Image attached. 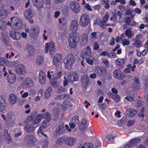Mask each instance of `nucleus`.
Masks as SVG:
<instances>
[{"label":"nucleus","mask_w":148,"mask_h":148,"mask_svg":"<svg viewBox=\"0 0 148 148\" xmlns=\"http://www.w3.org/2000/svg\"><path fill=\"white\" fill-rule=\"evenodd\" d=\"M76 60L75 57L73 55H67L64 60V62L66 68L68 69H71Z\"/></svg>","instance_id":"f257e3e1"},{"label":"nucleus","mask_w":148,"mask_h":148,"mask_svg":"<svg viewBox=\"0 0 148 148\" xmlns=\"http://www.w3.org/2000/svg\"><path fill=\"white\" fill-rule=\"evenodd\" d=\"M12 22V29L18 30L22 27V23L17 17H13L11 18Z\"/></svg>","instance_id":"f03ea898"},{"label":"nucleus","mask_w":148,"mask_h":148,"mask_svg":"<svg viewBox=\"0 0 148 148\" xmlns=\"http://www.w3.org/2000/svg\"><path fill=\"white\" fill-rule=\"evenodd\" d=\"M90 23V17L87 14H82L79 19V24L82 27H85L88 25Z\"/></svg>","instance_id":"7ed1b4c3"},{"label":"nucleus","mask_w":148,"mask_h":148,"mask_svg":"<svg viewBox=\"0 0 148 148\" xmlns=\"http://www.w3.org/2000/svg\"><path fill=\"white\" fill-rule=\"evenodd\" d=\"M49 50V53L50 54H53L55 51L56 49L54 47V43L53 42H48L45 44V52L48 53Z\"/></svg>","instance_id":"20e7f679"},{"label":"nucleus","mask_w":148,"mask_h":148,"mask_svg":"<svg viewBox=\"0 0 148 148\" xmlns=\"http://www.w3.org/2000/svg\"><path fill=\"white\" fill-rule=\"evenodd\" d=\"M71 8L75 13L77 14L79 12L80 8L79 4L76 1H71L70 3Z\"/></svg>","instance_id":"39448f33"},{"label":"nucleus","mask_w":148,"mask_h":148,"mask_svg":"<svg viewBox=\"0 0 148 148\" xmlns=\"http://www.w3.org/2000/svg\"><path fill=\"white\" fill-rule=\"evenodd\" d=\"M7 118L6 123L8 127H10L12 125L14 121V115L11 112L8 113L6 115Z\"/></svg>","instance_id":"423d86ee"},{"label":"nucleus","mask_w":148,"mask_h":148,"mask_svg":"<svg viewBox=\"0 0 148 148\" xmlns=\"http://www.w3.org/2000/svg\"><path fill=\"white\" fill-rule=\"evenodd\" d=\"M92 52L90 47L87 46L86 49L83 50L81 56L84 58H86L89 57H90L92 55Z\"/></svg>","instance_id":"0eeeda50"},{"label":"nucleus","mask_w":148,"mask_h":148,"mask_svg":"<svg viewBox=\"0 0 148 148\" xmlns=\"http://www.w3.org/2000/svg\"><path fill=\"white\" fill-rule=\"evenodd\" d=\"M113 73L114 77L116 79H123L125 77V75L120 69L114 70L113 72Z\"/></svg>","instance_id":"6e6552de"},{"label":"nucleus","mask_w":148,"mask_h":148,"mask_svg":"<svg viewBox=\"0 0 148 148\" xmlns=\"http://www.w3.org/2000/svg\"><path fill=\"white\" fill-rule=\"evenodd\" d=\"M39 31V28L38 26L32 27L31 28L30 35L32 38H35L38 36Z\"/></svg>","instance_id":"1a4fd4ad"},{"label":"nucleus","mask_w":148,"mask_h":148,"mask_svg":"<svg viewBox=\"0 0 148 148\" xmlns=\"http://www.w3.org/2000/svg\"><path fill=\"white\" fill-rule=\"evenodd\" d=\"M70 27L71 30L73 33H77L78 27L77 21L75 20L72 21L70 23Z\"/></svg>","instance_id":"9d476101"},{"label":"nucleus","mask_w":148,"mask_h":148,"mask_svg":"<svg viewBox=\"0 0 148 148\" xmlns=\"http://www.w3.org/2000/svg\"><path fill=\"white\" fill-rule=\"evenodd\" d=\"M24 17L26 19L28 20L29 23H33V20L31 19L32 17V14L30 9H28L25 11Z\"/></svg>","instance_id":"9b49d317"},{"label":"nucleus","mask_w":148,"mask_h":148,"mask_svg":"<svg viewBox=\"0 0 148 148\" xmlns=\"http://www.w3.org/2000/svg\"><path fill=\"white\" fill-rule=\"evenodd\" d=\"M10 36L15 40H19L21 37V34L18 32L11 30L10 32Z\"/></svg>","instance_id":"f8f14e48"},{"label":"nucleus","mask_w":148,"mask_h":148,"mask_svg":"<svg viewBox=\"0 0 148 148\" xmlns=\"http://www.w3.org/2000/svg\"><path fill=\"white\" fill-rule=\"evenodd\" d=\"M16 73L18 75H23L26 73L25 66L22 64H18L16 69Z\"/></svg>","instance_id":"ddd939ff"},{"label":"nucleus","mask_w":148,"mask_h":148,"mask_svg":"<svg viewBox=\"0 0 148 148\" xmlns=\"http://www.w3.org/2000/svg\"><path fill=\"white\" fill-rule=\"evenodd\" d=\"M62 56L60 53H57L53 57V62L55 66H58L60 62Z\"/></svg>","instance_id":"4468645a"},{"label":"nucleus","mask_w":148,"mask_h":148,"mask_svg":"<svg viewBox=\"0 0 148 148\" xmlns=\"http://www.w3.org/2000/svg\"><path fill=\"white\" fill-rule=\"evenodd\" d=\"M88 40V36L86 34H83L80 35V43L82 45L86 44Z\"/></svg>","instance_id":"2eb2a0df"},{"label":"nucleus","mask_w":148,"mask_h":148,"mask_svg":"<svg viewBox=\"0 0 148 148\" xmlns=\"http://www.w3.org/2000/svg\"><path fill=\"white\" fill-rule=\"evenodd\" d=\"M68 40L77 44L79 41L78 35L77 33H71L70 34Z\"/></svg>","instance_id":"dca6fc26"},{"label":"nucleus","mask_w":148,"mask_h":148,"mask_svg":"<svg viewBox=\"0 0 148 148\" xmlns=\"http://www.w3.org/2000/svg\"><path fill=\"white\" fill-rule=\"evenodd\" d=\"M67 79L70 83H73L78 79L77 75L76 73H69L68 75Z\"/></svg>","instance_id":"f3484780"},{"label":"nucleus","mask_w":148,"mask_h":148,"mask_svg":"<svg viewBox=\"0 0 148 148\" xmlns=\"http://www.w3.org/2000/svg\"><path fill=\"white\" fill-rule=\"evenodd\" d=\"M81 81L82 86L86 87L88 85V82L90 81V79L87 75L84 74L82 76Z\"/></svg>","instance_id":"a211bd4d"},{"label":"nucleus","mask_w":148,"mask_h":148,"mask_svg":"<svg viewBox=\"0 0 148 148\" xmlns=\"http://www.w3.org/2000/svg\"><path fill=\"white\" fill-rule=\"evenodd\" d=\"M64 125L63 123H61L57 128L56 133V136H59L60 134H62L64 132Z\"/></svg>","instance_id":"6ab92c4d"},{"label":"nucleus","mask_w":148,"mask_h":148,"mask_svg":"<svg viewBox=\"0 0 148 148\" xmlns=\"http://www.w3.org/2000/svg\"><path fill=\"white\" fill-rule=\"evenodd\" d=\"M65 143L69 146L73 145L75 143L76 140L71 137L65 138Z\"/></svg>","instance_id":"aec40b11"},{"label":"nucleus","mask_w":148,"mask_h":148,"mask_svg":"<svg viewBox=\"0 0 148 148\" xmlns=\"http://www.w3.org/2000/svg\"><path fill=\"white\" fill-rule=\"evenodd\" d=\"M39 75L40 83L41 84H44L46 81V77L45 73L43 71H40L39 73Z\"/></svg>","instance_id":"412c9836"},{"label":"nucleus","mask_w":148,"mask_h":148,"mask_svg":"<svg viewBox=\"0 0 148 148\" xmlns=\"http://www.w3.org/2000/svg\"><path fill=\"white\" fill-rule=\"evenodd\" d=\"M23 83L25 86L28 88L32 87L34 85V82L30 78H27Z\"/></svg>","instance_id":"4be33fe9"},{"label":"nucleus","mask_w":148,"mask_h":148,"mask_svg":"<svg viewBox=\"0 0 148 148\" xmlns=\"http://www.w3.org/2000/svg\"><path fill=\"white\" fill-rule=\"evenodd\" d=\"M70 97L69 95L67 94H61L58 95L56 96L54 98L55 100H62L64 99H69Z\"/></svg>","instance_id":"5701e85b"},{"label":"nucleus","mask_w":148,"mask_h":148,"mask_svg":"<svg viewBox=\"0 0 148 148\" xmlns=\"http://www.w3.org/2000/svg\"><path fill=\"white\" fill-rule=\"evenodd\" d=\"M137 113L136 110L132 108L128 109L126 111L127 115L130 117L134 116Z\"/></svg>","instance_id":"b1692460"},{"label":"nucleus","mask_w":148,"mask_h":148,"mask_svg":"<svg viewBox=\"0 0 148 148\" xmlns=\"http://www.w3.org/2000/svg\"><path fill=\"white\" fill-rule=\"evenodd\" d=\"M16 79V76L14 73H10L8 76V80L10 84L14 83Z\"/></svg>","instance_id":"393cba45"},{"label":"nucleus","mask_w":148,"mask_h":148,"mask_svg":"<svg viewBox=\"0 0 148 148\" xmlns=\"http://www.w3.org/2000/svg\"><path fill=\"white\" fill-rule=\"evenodd\" d=\"M108 96L110 97H111L115 101L116 103H118L120 100V96L117 95H114L113 93H109L108 94Z\"/></svg>","instance_id":"a878e982"},{"label":"nucleus","mask_w":148,"mask_h":148,"mask_svg":"<svg viewBox=\"0 0 148 148\" xmlns=\"http://www.w3.org/2000/svg\"><path fill=\"white\" fill-rule=\"evenodd\" d=\"M27 143L29 144H33L36 141V138L33 135H28L26 137Z\"/></svg>","instance_id":"bb28decb"},{"label":"nucleus","mask_w":148,"mask_h":148,"mask_svg":"<svg viewBox=\"0 0 148 148\" xmlns=\"http://www.w3.org/2000/svg\"><path fill=\"white\" fill-rule=\"evenodd\" d=\"M1 40L5 44L8 42V36L6 32H3L1 33Z\"/></svg>","instance_id":"cd10ccee"},{"label":"nucleus","mask_w":148,"mask_h":148,"mask_svg":"<svg viewBox=\"0 0 148 148\" xmlns=\"http://www.w3.org/2000/svg\"><path fill=\"white\" fill-rule=\"evenodd\" d=\"M24 129L27 132H30L34 130V128L32 124L28 123L25 125Z\"/></svg>","instance_id":"c85d7f7f"},{"label":"nucleus","mask_w":148,"mask_h":148,"mask_svg":"<svg viewBox=\"0 0 148 148\" xmlns=\"http://www.w3.org/2000/svg\"><path fill=\"white\" fill-rule=\"evenodd\" d=\"M27 55L29 56H33L35 53V50L32 46H29L27 48Z\"/></svg>","instance_id":"c756f323"},{"label":"nucleus","mask_w":148,"mask_h":148,"mask_svg":"<svg viewBox=\"0 0 148 148\" xmlns=\"http://www.w3.org/2000/svg\"><path fill=\"white\" fill-rule=\"evenodd\" d=\"M5 106L6 103L4 98L0 96V112L4 110Z\"/></svg>","instance_id":"7c9ffc66"},{"label":"nucleus","mask_w":148,"mask_h":148,"mask_svg":"<svg viewBox=\"0 0 148 148\" xmlns=\"http://www.w3.org/2000/svg\"><path fill=\"white\" fill-rule=\"evenodd\" d=\"M60 112V110L59 108H55L52 110V112L54 115L55 120H57L58 119Z\"/></svg>","instance_id":"2f4dec72"},{"label":"nucleus","mask_w":148,"mask_h":148,"mask_svg":"<svg viewBox=\"0 0 148 148\" xmlns=\"http://www.w3.org/2000/svg\"><path fill=\"white\" fill-rule=\"evenodd\" d=\"M43 116L41 114H39L37 116L36 119L33 121V123L35 125H37L43 119Z\"/></svg>","instance_id":"473e14b6"},{"label":"nucleus","mask_w":148,"mask_h":148,"mask_svg":"<svg viewBox=\"0 0 148 148\" xmlns=\"http://www.w3.org/2000/svg\"><path fill=\"white\" fill-rule=\"evenodd\" d=\"M106 72V70L105 68H103L96 72L97 76L102 77L105 75Z\"/></svg>","instance_id":"72a5a7b5"},{"label":"nucleus","mask_w":148,"mask_h":148,"mask_svg":"<svg viewBox=\"0 0 148 148\" xmlns=\"http://www.w3.org/2000/svg\"><path fill=\"white\" fill-rule=\"evenodd\" d=\"M34 4L36 6L40 8L43 5V0H32Z\"/></svg>","instance_id":"f704fd0d"},{"label":"nucleus","mask_w":148,"mask_h":148,"mask_svg":"<svg viewBox=\"0 0 148 148\" xmlns=\"http://www.w3.org/2000/svg\"><path fill=\"white\" fill-rule=\"evenodd\" d=\"M77 148H93V145L92 143H86L81 144Z\"/></svg>","instance_id":"c9c22d12"},{"label":"nucleus","mask_w":148,"mask_h":148,"mask_svg":"<svg viewBox=\"0 0 148 148\" xmlns=\"http://www.w3.org/2000/svg\"><path fill=\"white\" fill-rule=\"evenodd\" d=\"M44 62V59L43 56H37L36 60V64L37 65H41Z\"/></svg>","instance_id":"e433bc0d"},{"label":"nucleus","mask_w":148,"mask_h":148,"mask_svg":"<svg viewBox=\"0 0 148 148\" xmlns=\"http://www.w3.org/2000/svg\"><path fill=\"white\" fill-rule=\"evenodd\" d=\"M17 100V97L14 94H11L10 95L9 100L11 104H14L16 102Z\"/></svg>","instance_id":"4c0bfd02"},{"label":"nucleus","mask_w":148,"mask_h":148,"mask_svg":"<svg viewBox=\"0 0 148 148\" xmlns=\"http://www.w3.org/2000/svg\"><path fill=\"white\" fill-rule=\"evenodd\" d=\"M140 142V139L138 137L132 138L130 141L131 145L134 146L139 143Z\"/></svg>","instance_id":"58836bf2"},{"label":"nucleus","mask_w":148,"mask_h":148,"mask_svg":"<svg viewBox=\"0 0 148 148\" xmlns=\"http://www.w3.org/2000/svg\"><path fill=\"white\" fill-rule=\"evenodd\" d=\"M4 136L6 138V141L8 143H9L12 142V137L8 134L7 130H5V131Z\"/></svg>","instance_id":"ea45409f"},{"label":"nucleus","mask_w":148,"mask_h":148,"mask_svg":"<svg viewBox=\"0 0 148 148\" xmlns=\"http://www.w3.org/2000/svg\"><path fill=\"white\" fill-rule=\"evenodd\" d=\"M47 127V122L46 120L43 121L42 125L40 127L38 130V132L42 134L43 132H42V129Z\"/></svg>","instance_id":"a19ab883"},{"label":"nucleus","mask_w":148,"mask_h":148,"mask_svg":"<svg viewBox=\"0 0 148 148\" xmlns=\"http://www.w3.org/2000/svg\"><path fill=\"white\" fill-rule=\"evenodd\" d=\"M62 76V71H59L58 73H56L55 74L52 75V79L53 80H57L60 78Z\"/></svg>","instance_id":"79ce46f5"},{"label":"nucleus","mask_w":148,"mask_h":148,"mask_svg":"<svg viewBox=\"0 0 148 148\" xmlns=\"http://www.w3.org/2000/svg\"><path fill=\"white\" fill-rule=\"evenodd\" d=\"M52 92V90L51 87L48 88L45 91V96L46 98L49 97Z\"/></svg>","instance_id":"37998d69"},{"label":"nucleus","mask_w":148,"mask_h":148,"mask_svg":"<svg viewBox=\"0 0 148 148\" xmlns=\"http://www.w3.org/2000/svg\"><path fill=\"white\" fill-rule=\"evenodd\" d=\"M134 42L133 45H134L136 47H139L142 46V42L140 40L136 39L134 40Z\"/></svg>","instance_id":"c03bdc74"},{"label":"nucleus","mask_w":148,"mask_h":148,"mask_svg":"<svg viewBox=\"0 0 148 148\" xmlns=\"http://www.w3.org/2000/svg\"><path fill=\"white\" fill-rule=\"evenodd\" d=\"M79 117L77 116L73 117L71 120V121L75 124H77L79 122Z\"/></svg>","instance_id":"a18cd8bd"},{"label":"nucleus","mask_w":148,"mask_h":148,"mask_svg":"<svg viewBox=\"0 0 148 148\" xmlns=\"http://www.w3.org/2000/svg\"><path fill=\"white\" fill-rule=\"evenodd\" d=\"M44 118L47 121H49L51 119V116L50 114L48 112H46L44 114Z\"/></svg>","instance_id":"49530a36"},{"label":"nucleus","mask_w":148,"mask_h":148,"mask_svg":"<svg viewBox=\"0 0 148 148\" xmlns=\"http://www.w3.org/2000/svg\"><path fill=\"white\" fill-rule=\"evenodd\" d=\"M125 62V60L123 59L119 58L117 59L115 61V63L117 65L120 66L122 65Z\"/></svg>","instance_id":"de8ad7c7"},{"label":"nucleus","mask_w":148,"mask_h":148,"mask_svg":"<svg viewBox=\"0 0 148 148\" xmlns=\"http://www.w3.org/2000/svg\"><path fill=\"white\" fill-rule=\"evenodd\" d=\"M125 34L128 38H131L132 36L131 29H127L125 32Z\"/></svg>","instance_id":"09e8293b"},{"label":"nucleus","mask_w":148,"mask_h":148,"mask_svg":"<svg viewBox=\"0 0 148 148\" xmlns=\"http://www.w3.org/2000/svg\"><path fill=\"white\" fill-rule=\"evenodd\" d=\"M114 139L113 135L112 134H108L106 137V139H105V141L108 142V141L111 139L113 140Z\"/></svg>","instance_id":"8fccbe9b"},{"label":"nucleus","mask_w":148,"mask_h":148,"mask_svg":"<svg viewBox=\"0 0 148 148\" xmlns=\"http://www.w3.org/2000/svg\"><path fill=\"white\" fill-rule=\"evenodd\" d=\"M109 18V14L108 12H106L102 18V21L106 23L108 21Z\"/></svg>","instance_id":"3c124183"},{"label":"nucleus","mask_w":148,"mask_h":148,"mask_svg":"<svg viewBox=\"0 0 148 148\" xmlns=\"http://www.w3.org/2000/svg\"><path fill=\"white\" fill-rule=\"evenodd\" d=\"M1 19H3L5 18L8 15V13L6 10H4L3 11H0Z\"/></svg>","instance_id":"603ef678"},{"label":"nucleus","mask_w":148,"mask_h":148,"mask_svg":"<svg viewBox=\"0 0 148 148\" xmlns=\"http://www.w3.org/2000/svg\"><path fill=\"white\" fill-rule=\"evenodd\" d=\"M68 41L69 45L70 47L71 48H75L77 47V44L76 43L71 41V40H68Z\"/></svg>","instance_id":"864d4df0"},{"label":"nucleus","mask_w":148,"mask_h":148,"mask_svg":"<svg viewBox=\"0 0 148 148\" xmlns=\"http://www.w3.org/2000/svg\"><path fill=\"white\" fill-rule=\"evenodd\" d=\"M65 138L60 137L58 138L56 141V143L57 144H60L65 142Z\"/></svg>","instance_id":"5fc2aeb1"},{"label":"nucleus","mask_w":148,"mask_h":148,"mask_svg":"<svg viewBox=\"0 0 148 148\" xmlns=\"http://www.w3.org/2000/svg\"><path fill=\"white\" fill-rule=\"evenodd\" d=\"M6 27V24L5 22L3 21H0V29H5Z\"/></svg>","instance_id":"6e6d98bb"},{"label":"nucleus","mask_w":148,"mask_h":148,"mask_svg":"<svg viewBox=\"0 0 148 148\" xmlns=\"http://www.w3.org/2000/svg\"><path fill=\"white\" fill-rule=\"evenodd\" d=\"M126 120L125 118H122L121 120H119L118 121V123L119 126H122L125 124L126 123Z\"/></svg>","instance_id":"4d7b16f0"},{"label":"nucleus","mask_w":148,"mask_h":148,"mask_svg":"<svg viewBox=\"0 0 148 148\" xmlns=\"http://www.w3.org/2000/svg\"><path fill=\"white\" fill-rule=\"evenodd\" d=\"M135 123V121L134 120H130L127 121V125L128 126H132L134 125Z\"/></svg>","instance_id":"13d9d810"},{"label":"nucleus","mask_w":148,"mask_h":148,"mask_svg":"<svg viewBox=\"0 0 148 148\" xmlns=\"http://www.w3.org/2000/svg\"><path fill=\"white\" fill-rule=\"evenodd\" d=\"M105 23H106L103 21L100 20L99 25L101 27L105 28Z\"/></svg>","instance_id":"bf43d9fd"},{"label":"nucleus","mask_w":148,"mask_h":148,"mask_svg":"<svg viewBox=\"0 0 148 148\" xmlns=\"http://www.w3.org/2000/svg\"><path fill=\"white\" fill-rule=\"evenodd\" d=\"M99 48V45L97 42H95L94 43L93 48L94 49L97 51L98 49Z\"/></svg>","instance_id":"052dcab7"},{"label":"nucleus","mask_w":148,"mask_h":148,"mask_svg":"<svg viewBox=\"0 0 148 148\" xmlns=\"http://www.w3.org/2000/svg\"><path fill=\"white\" fill-rule=\"evenodd\" d=\"M130 44V41L127 39H124L122 41V45L123 46L127 45Z\"/></svg>","instance_id":"680f3d73"},{"label":"nucleus","mask_w":148,"mask_h":148,"mask_svg":"<svg viewBox=\"0 0 148 148\" xmlns=\"http://www.w3.org/2000/svg\"><path fill=\"white\" fill-rule=\"evenodd\" d=\"M79 127V130L82 131L84 130L86 128L85 125L82 124L81 123L80 124Z\"/></svg>","instance_id":"e2e57ef3"},{"label":"nucleus","mask_w":148,"mask_h":148,"mask_svg":"<svg viewBox=\"0 0 148 148\" xmlns=\"http://www.w3.org/2000/svg\"><path fill=\"white\" fill-rule=\"evenodd\" d=\"M125 98L127 100L131 102H133L135 101L134 97L130 96H128L125 97Z\"/></svg>","instance_id":"0e129e2a"},{"label":"nucleus","mask_w":148,"mask_h":148,"mask_svg":"<svg viewBox=\"0 0 148 148\" xmlns=\"http://www.w3.org/2000/svg\"><path fill=\"white\" fill-rule=\"evenodd\" d=\"M5 58L0 57V66L3 65L5 63Z\"/></svg>","instance_id":"69168bd1"},{"label":"nucleus","mask_w":148,"mask_h":148,"mask_svg":"<svg viewBox=\"0 0 148 148\" xmlns=\"http://www.w3.org/2000/svg\"><path fill=\"white\" fill-rule=\"evenodd\" d=\"M131 23V18L128 17H126L125 23L127 25H129Z\"/></svg>","instance_id":"338daca9"},{"label":"nucleus","mask_w":148,"mask_h":148,"mask_svg":"<svg viewBox=\"0 0 148 148\" xmlns=\"http://www.w3.org/2000/svg\"><path fill=\"white\" fill-rule=\"evenodd\" d=\"M109 54V56L110 58H114L117 57L116 55V53L114 52H111Z\"/></svg>","instance_id":"774afa93"}]
</instances>
